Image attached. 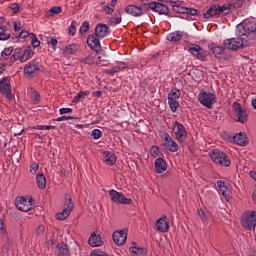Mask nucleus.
Here are the masks:
<instances>
[{
  "mask_svg": "<svg viewBox=\"0 0 256 256\" xmlns=\"http://www.w3.org/2000/svg\"><path fill=\"white\" fill-rule=\"evenodd\" d=\"M10 9L13 11V13L17 14L19 13V4L18 3H13L10 6Z\"/></svg>",
  "mask_w": 256,
  "mask_h": 256,
  "instance_id": "obj_61",
  "label": "nucleus"
},
{
  "mask_svg": "<svg viewBox=\"0 0 256 256\" xmlns=\"http://www.w3.org/2000/svg\"><path fill=\"white\" fill-rule=\"evenodd\" d=\"M199 13H201V11H199L195 8H187V10H186V15H192L193 17L199 15Z\"/></svg>",
  "mask_w": 256,
  "mask_h": 256,
  "instance_id": "obj_49",
  "label": "nucleus"
},
{
  "mask_svg": "<svg viewBox=\"0 0 256 256\" xmlns=\"http://www.w3.org/2000/svg\"><path fill=\"white\" fill-rule=\"evenodd\" d=\"M149 9L159 13V15H167L169 13V7L160 2H151L148 4Z\"/></svg>",
  "mask_w": 256,
  "mask_h": 256,
  "instance_id": "obj_16",
  "label": "nucleus"
},
{
  "mask_svg": "<svg viewBox=\"0 0 256 256\" xmlns=\"http://www.w3.org/2000/svg\"><path fill=\"white\" fill-rule=\"evenodd\" d=\"M231 5L224 4L220 5H212L206 13H204V19H211V17H215V15H223L225 11H230Z\"/></svg>",
  "mask_w": 256,
  "mask_h": 256,
  "instance_id": "obj_6",
  "label": "nucleus"
},
{
  "mask_svg": "<svg viewBox=\"0 0 256 256\" xmlns=\"http://www.w3.org/2000/svg\"><path fill=\"white\" fill-rule=\"evenodd\" d=\"M97 59H101V57L100 56H88L84 60V63H87L88 65H95V63H98Z\"/></svg>",
  "mask_w": 256,
  "mask_h": 256,
  "instance_id": "obj_43",
  "label": "nucleus"
},
{
  "mask_svg": "<svg viewBox=\"0 0 256 256\" xmlns=\"http://www.w3.org/2000/svg\"><path fill=\"white\" fill-rule=\"evenodd\" d=\"M91 137L92 139H95V140L101 139V137H103V132H101V130L99 129H94L91 132Z\"/></svg>",
  "mask_w": 256,
  "mask_h": 256,
  "instance_id": "obj_46",
  "label": "nucleus"
},
{
  "mask_svg": "<svg viewBox=\"0 0 256 256\" xmlns=\"http://www.w3.org/2000/svg\"><path fill=\"white\" fill-rule=\"evenodd\" d=\"M182 37H183V31H176L169 34V36L167 37V40L173 41L175 43L177 41H181Z\"/></svg>",
  "mask_w": 256,
  "mask_h": 256,
  "instance_id": "obj_32",
  "label": "nucleus"
},
{
  "mask_svg": "<svg viewBox=\"0 0 256 256\" xmlns=\"http://www.w3.org/2000/svg\"><path fill=\"white\" fill-rule=\"evenodd\" d=\"M30 39H32V41H31L32 47L37 48V47H39V45H41V41H39V39H37V35L31 33Z\"/></svg>",
  "mask_w": 256,
  "mask_h": 256,
  "instance_id": "obj_45",
  "label": "nucleus"
},
{
  "mask_svg": "<svg viewBox=\"0 0 256 256\" xmlns=\"http://www.w3.org/2000/svg\"><path fill=\"white\" fill-rule=\"evenodd\" d=\"M109 27L106 24H97L95 27V35L99 39H105L109 35Z\"/></svg>",
  "mask_w": 256,
  "mask_h": 256,
  "instance_id": "obj_19",
  "label": "nucleus"
},
{
  "mask_svg": "<svg viewBox=\"0 0 256 256\" xmlns=\"http://www.w3.org/2000/svg\"><path fill=\"white\" fill-rule=\"evenodd\" d=\"M156 173H165L167 171V162L163 158H157L154 162Z\"/></svg>",
  "mask_w": 256,
  "mask_h": 256,
  "instance_id": "obj_24",
  "label": "nucleus"
},
{
  "mask_svg": "<svg viewBox=\"0 0 256 256\" xmlns=\"http://www.w3.org/2000/svg\"><path fill=\"white\" fill-rule=\"evenodd\" d=\"M36 183L39 189H45V187H47V178H45V174H37Z\"/></svg>",
  "mask_w": 256,
  "mask_h": 256,
  "instance_id": "obj_27",
  "label": "nucleus"
},
{
  "mask_svg": "<svg viewBox=\"0 0 256 256\" xmlns=\"http://www.w3.org/2000/svg\"><path fill=\"white\" fill-rule=\"evenodd\" d=\"M237 37H247L256 40V21L246 19L236 26Z\"/></svg>",
  "mask_w": 256,
  "mask_h": 256,
  "instance_id": "obj_1",
  "label": "nucleus"
},
{
  "mask_svg": "<svg viewBox=\"0 0 256 256\" xmlns=\"http://www.w3.org/2000/svg\"><path fill=\"white\" fill-rule=\"evenodd\" d=\"M68 32H69V35L74 36L75 33H77V28L75 27V25L71 24L68 28Z\"/></svg>",
  "mask_w": 256,
  "mask_h": 256,
  "instance_id": "obj_60",
  "label": "nucleus"
},
{
  "mask_svg": "<svg viewBox=\"0 0 256 256\" xmlns=\"http://www.w3.org/2000/svg\"><path fill=\"white\" fill-rule=\"evenodd\" d=\"M223 45L225 49H229L230 51H237L239 49H243V47H246L247 41H245L244 37L230 38L224 40Z\"/></svg>",
  "mask_w": 256,
  "mask_h": 256,
  "instance_id": "obj_4",
  "label": "nucleus"
},
{
  "mask_svg": "<svg viewBox=\"0 0 256 256\" xmlns=\"http://www.w3.org/2000/svg\"><path fill=\"white\" fill-rule=\"evenodd\" d=\"M11 34L7 33V26H0V41H7Z\"/></svg>",
  "mask_w": 256,
  "mask_h": 256,
  "instance_id": "obj_36",
  "label": "nucleus"
},
{
  "mask_svg": "<svg viewBox=\"0 0 256 256\" xmlns=\"http://www.w3.org/2000/svg\"><path fill=\"white\" fill-rule=\"evenodd\" d=\"M87 45L90 49L96 51V53H99V51H101V42H99V39H97V37H95L94 35L88 36Z\"/></svg>",
  "mask_w": 256,
  "mask_h": 256,
  "instance_id": "obj_21",
  "label": "nucleus"
},
{
  "mask_svg": "<svg viewBox=\"0 0 256 256\" xmlns=\"http://www.w3.org/2000/svg\"><path fill=\"white\" fill-rule=\"evenodd\" d=\"M173 11L179 14H187V7L185 6H174Z\"/></svg>",
  "mask_w": 256,
  "mask_h": 256,
  "instance_id": "obj_47",
  "label": "nucleus"
},
{
  "mask_svg": "<svg viewBox=\"0 0 256 256\" xmlns=\"http://www.w3.org/2000/svg\"><path fill=\"white\" fill-rule=\"evenodd\" d=\"M210 158L212 159L213 163L216 165H220V167H229L231 165V160L225 154V152L216 149L209 153Z\"/></svg>",
  "mask_w": 256,
  "mask_h": 256,
  "instance_id": "obj_2",
  "label": "nucleus"
},
{
  "mask_svg": "<svg viewBox=\"0 0 256 256\" xmlns=\"http://www.w3.org/2000/svg\"><path fill=\"white\" fill-rule=\"evenodd\" d=\"M79 51V45L77 44H70L65 47L64 55H75V53Z\"/></svg>",
  "mask_w": 256,
  "mask_h": 256,
  "instance_id": "obj_30",
  "label": "nucleus"
},
{
  "mask_svg": "<svg viewBox=\"0 0 256 256\" xmlns=\"http://www.w3.org/2000/svg\"><path fill=\"white\" fill-rule=\"evenodd\" d=\"M88 244L90 247H101V245H103V239L101 238V235H97L93 232L88 240Z\"/></svg>",
  "mask_w": 256,
  "mask_h": 256,
  "instance_id": "obj_23",
  "label": "nucleus"
},
{
  "mask_svg": "<svg viewBox=\"0 0 256 256\" xmlns=\"http://www.w3.org/2000/svg\"><path fill=\"white\" fill-rule=\"evenodd\" d=\"M17 37H21L22 39H25L27 37H31V33L27 32L25 30H22L19 32Z\"/></svg>",
  "mask_w": 256,
  "mask_h": 256,
  "instance_id": "obj_56",
  "label": "nucleus"
},
{
  "mask_svg": "<svg viewBox=\"0 0 256 256\" xmlns=\"http://www.w3.org/2000/svg\"><path fill=\"white\" fill-rule=\"evenodd\" d=\"M198 217L202 221V223H209V214H207V211L203 209L198 210Z\"/></svg>",
  "mask_w": 256,
  "mask_h": 256,
  "instance_id": "obj_37",
  "label": "nucleus"
},
{
  "mask_svg": "<svg viewBox=\"0 0 256 256\" xmlns=\"http://www.w3.org/2000/svg\"><path fill=\"white\" fill-rule=\"evenodd\" d=\"M14 31L16 34V37L18 36L19 33H21V22H14Z\"/></svg>",
  "mask_w": 256,
  "mask_h": 256,
  "instance_id": "obj_54",
  "label": "nucleus"
},
{
  "mask_svg": "<svg viewBox=\"0 0 256 256\" xmlns=\"http://www.w3.org/2000/svg\"><path fill=\"white\" fill-rule=\"evenodd\" d=\"M170 5L172 6L173 9H175V6L181 7L183 5L182 1H170Z\"/></svg>",
  "mask_w": 256,
  "mask_h": 256,
  "instance_id": "obj_63",
  "label": "nucleus"
},
{
  "mask_svg": "<svg viewBox=\"0 0 256 256\" xmlns=\"http://www.w3.org/2000/svg\"><path fill=\"white\" fill-rule=\"evenodd\" d=\"M256 211H247L242 218V227L248 231H255Z\"/></svg>",
  "mask_w": 256,
  "mask_h": 256,
  "instance_id": "obj_8",
  "label": "nucleus"
},
{
  "mask_svg": "<svg viewBox=\"0 0 256 256\" xmlns=\"http://www.w3.org/2000/svg\"><path fill=\"white\" fill-rule=\"evenodd\" d=\"M31 100L33 101L34 105H37L39 101H41V94L37 91H32L30 94Z\"/></svg>",
  "mask_w": 256,
  "mask_h": 256,
  "instance_id": "obj_42",
  "label": "nucleus"
},
{
  "mask_svg": "<svg viewBox=\"0 0 256 256\" xmlns=\"http://www.w3.org/2000/svg\"><path fill=\"white\" fill-rule=\"evenodd\" d=\"M234 112L237 117L238 123L245 124L247 123L248 115L247 110L243 109L239 102L234 103Z\"/></svg>",
  "mask_w": 256,
  "mask_h": 256,
  "instance_id": "obj_15",
  "label": "nucleus"
},
{
  "mask_svg": "<svg viewBox=\"0 0 256 256\" xmlns=\"http://www.w3.org/2000/svg\"><path fill=\"white\" fill-rule=\"evenodd\" d=\"M89 91H80L78 94L75 95L73 102L74 103H81L85 97H89Z\"/></svg>",
  "mask_w": 256,
  "mask_h": 256,
  "instance_id": "obj_35",
  "label": "nucleus"
},
{
  "mask_svg": "<svg viewBox=\"0 0 256 256\" xmlns=\"http://www.w3.org/2000/svg\"><path fill=\"white\" fill-rule=\"evenodd\" d=\"M73 119H75V117H73V116H61V117H59V118H57L55 121H71V120H73Z\"/></svg>",
  "mask_w": 256,
  "mask_h": 256,
  "instance_id": "obj_57",
  "label": "nucleus"
},
{
  "mask_svg": "<svg viewBox=\"0 0 256 256\" xmlns=\"http://www.w3.org/2000/svg\"><path fill=\"white\" fill-rule=\"evenodd\" d=\"M109 195L113 203H120L122 205H131V203H133L132 199L125 197L123 193L118 192L117 190H114V189L110 190Z\"/></svg>",
  "mask_w": 256,
  "mask_h": 256,
  "instance_id": "obj_11",
  "label": "nucleus"
},
{
  "mask_svg": "<svg viewBox=\"0 0 256 256\" xmlns=\"http://www.w3.org/2000/svg\"><path fill=\"white\" fill-rule=\"evenodd\" d=\"M37 171H39L38 163H33L32 165H30V173H32V175H35V173H37Z\"/></svg>",
  "mask_w": 256,
  "mask_h": 256,
  "instance_id": "obj_55",
  "label": "nucleus"
},
{
  "mask_svg": "<svg viewBox=\"0 0 256 256\" xmlns=\"http://www.w3.org/2000/svg\"><path fill=\"white\" fill-rule=\"evenodd\" d=\"M15 205L19 211L27 213V211L33 209V199H26L25 197L20 196L16 198Z\"/></svg>",
  "mask_w": 256,
  "mask_h": 256,
  "instance_id": "obj_10",
  "label": "nucleus"
},
{
  "mask_svg": "<svg viewBox=\"0 0 256 256\" xmlns=\"http://www.w3.org/2000/svg\"><path fill=\"white\" fill-rule=\"evenodd\" d=\"M156 229L160 233H167L169 231V220H167V216H163L156 221Z\"/></svg>",
  "mask_w": 256,
  "mask_h": 256,
  "instance_id": "obj_20",
  "label": "nucleus"
},
{
  "mask_svg": "<svg viewBox=\"0 0 256 256\" xmlns=\"http://www.w3.org/2000/svg\"><path fill=\"white\" fill-rule=\"evenodd\" d=\"M112 237L116 245H125V241H127V230L115 231Z\"/></svg>",
  "mask_w": 256,
  "mask_h": 256,
  "instance_id": "obj_17",
  "label": "nucleus"
},
{
  "mask_svg": "<svg viewBox=\"0 0 256 256\" xmlns=\"http://www.w3.org/2000/svg\"><path fill=\"white\" fill-rule=\"evenodd\" d=\"M11 53H13V47H8L2 51L1 55H2V57H9V55H11Z\"/></svg>",
  "mask_w": 256,
  "mask_h": 256,
  "instance_id": "obj_53",
  "label": "nucleus"
},
{
  "mask_svg": "<svg viewBox=\"0 0 256 256\" xmlns=\"http://www.w3.org/2000/svg\"><path fill=\"white\" fill-rule=\"evenodd\" d=\"M173 131H174L176 140L178 141V143H180V145L185 143V141H187L188 133H187V129L183 124L177 121L174 122Z\"/></svg>",
  "mask_w": 256,
  "mask_h": 256,
  "instance_id": "obj_7",
  "label": "nucleus"
},
{
  "mask_svg": "<svg viewBox=\"0 0 256 256\" xmlns=\"http://www.w3.org/2000/svg\"><path fill=\"white\" fill-rule=\"evenodd\" d=\"M208 48L212 51L217 59H222L223 61L231 59V56L225 52V48L223 46H215V44L212 43L208 45Z\"/></svg>",
  "mask_w": 256,
  "mask_h": 256,
  "instance_id": "obj_13",
  "label": "nucleus"
},
{
  "mask_svg": "<svg viewBox=\"0 0 256 256\" xmlns=\"http://www.w3.org/2000/svg\"><path fill=\"white\" fill-rule=\"evenodd\" d=\"M37 129L39 131H43V130H46V131H51V129H55V126H52V125H38L37 126Z\"/></svg>",
  "mask_w": 256,
  "mask_h": 256,
  "instance_id": "obj_52",
  "label": "nucleus"
},
{
  "mask_svg": "<svg viewBox=\"0 0 256 256\" xmlns=\"http://www.w3.org/2000/svg\"><path fill=\"white\" fill-rule=\"evenodd\" d=\"M104 11L105 13H107L108 15H112L114 9L112 7L109 6H104Z\"/></svg>",
  "mask_w": 256,
  "mask_h": 256,
  "instance_id": "obj_64",
  "label": "nucleus"
},
{
  "mask_svg": "<svg viewBox=\"0 0 256 256\" xmlns=\"http://www.w3.org/2000/svg\"><path fill=\"white\" fill-rule=\"evenodd\" d=\"M119 66H113L110 70H106L105 73L106 75H115V73H119Z\"/></svg>",
  "mask_w": 256,
  "mask_h": 256,
  "instance_id": "obj_50",
  "label": "nucleus"
},
{
  "mask_svg": "<svg viewBox=\"0 0 256 256\" xmlns=\"http://www.w3.org/2000/svg\"><path fill=\"white\" fill-rule=\"evenodd\" d=\"M42 233H45V226L39 225L36 229V234L41 235Z\"/></svg>",
  "mask_w": 256,
  "mask_h": 256,
  "instance_id": "obj_62",
  "label": "nucleus"
},
{
  "mask_svg": "<svg viewBox=\"0 0 256 256\" xmlns=\"http://www.w3.org/2000/svg\"><path fill=\"white\" fill-rule=\"evenodd\" d=\"M63 11V8L54 6L47 13V17H53L54 15H59Z\"/></svg>",
  "mask_w": 256,
  "mask_h": 256,
  "instance_id": "obj_39",
  "label": "nucleus"
},
{
  "mask_svg": "<svg viewBox=\"0 0 256 256\" xmlns=\"http://www.w3.org/2000/svg\"><path fill=\"white\" fill-rule=\"evenodd\" d=\"M104 163L107 165H115V161H117V158L115 157V154L111 152H104Z\"/></svg>",
  "mask_w": 256,
  "mask_h": 256,
  "instance_id": "obj_28",
  "label": "nucleus"
},
{
  "mask_svg": "<svg viewBox=\"0 0 256 256\" xmlns=\"http://www.w3.org/2000/svg\"><path fill=\"white\" fill-rule=\"evenodd\" d=\"M0 93L6 97V99H13L11 80L9 78L4 77L0 80Z\"/></svg>",
  "mask_w": 256,
  "mask_h": 256,
  "instance_id": "obj_12",
  "label": "nucleus"
},
{
  "mask_svg": "<svg viewBox=\"0 0 256 256\" xmlns=\"http://www.w3.org/2000/svg\"><path fill=\"white\" fill-rule=\"evenodd\" d=\"M119 23H121V12H118V14H115V16L109 20V25L112 26L119 25Z\"/></svg>",
  "mask_w": 256,
  "mask_h": 256,
  "instance_id": "obj_40",
  "label": "nucleus"
},
{
  "mask_svg": "<svg viewBox=\"0 0 256 256\" xmlns=\"http://www.w3.org/2000/svg\"><path fill=\"white\" fill-rule=\"evenodd\" d=\"M217 185H218V189L220 191V193L226 197L227 193H229V187L227 186V184L225 183V181L223 180H218L217 181Z\"/></svg>",
  "mask_w": 256,
  "mask_h": 256,
  "instance_id": "obj_31",
  "label": "nucleus"
},
{
  "mask_svg": "<svg viewBox=\"0 0 256 256\" xmlns=\"http://www.w3.org/2000/svg\"><path fill=\"white\" fill-rule=\"evenodd\" d=\"M33 55H34L33 50L31 49L24 50L22 56L20 57L21 63H25L26 61H29V59H31Z\"/></svg>",
  "mask_w": 256,
  "mask_h": 256,
  "instance_id": "obj_34",
  "label": "nucleus"
},
{
  "mask_svg": "<svg viewBox=\"0 0 256 256\" xmlns=\"http://www.w3.org/2000/svg\"><path fill=\"white\" fill-rule=\"evenodd\" d=\"M233 143L245 147L247 145V135L245 133H238L232 137Z\"/></svg>",
  "mask_w": 256,
  "mask_h": 256,
  "instance_id": "obj_25",
  "label": "nucleus"
},
{
  "mask_svg": "<svg viewBox=\"0 0 256 256\" xmlns=\"http://www.w3.org/2000/svg\"><path fill=\"white\" fill-rule=\"evenodd\" d=\"M57 38L55 37H51L50 40L48 41V45H52L53 49H55V47H57Z\"/></svg>",
  "mask_w": 256,
  "mask_h": 256,
  "instance_id": "obj_59",
  "label": "nucleus"
},
{
  "mask_svg": "<svg viewBox=\"0 0 256 256\" xmlns=\"http://www.w3.org/2000/svg\"><path fill=\"white\" fill-rule=\"evenodd\" d=\"M159 153H160V151H159V147H156V146H152L151 147V149H150V155L152 156V157H159Z\"/></svg>",
  "mask_w": 256,
  "mask_h": 256,
  "instance_id": "obj_51",
  "label": "nucleus"
},
{
  "mask_svg": "<svg viewBox=\"0 0 256 256\" xmlns=\"http://www.w3.org/2000/svg\"><path fill=\"white\" fill-rule=\"evenodd\" d=\"M125 11L126 13H128V15H132V17H141L145 13V11H143V8L135 5H128L125 8Z\"/></svg>",
  "mask_w": 256,
  "mask_h": 256,
  "instance_id": "obj_22",
  "label": "nucleus"
},
{
  "mask_svg": "<svg viewBox=\"0 0 256 256\" xmlns=\"http://www.w3.org/2000/svg\"><path fill=\"white\" fill-rule=\"evenodd\" d=\"M11 239L9 237L6 238V243L2 247V253L4 255H9V251H11Z\"/></svg>",
  "mask_w": 256,
  "mask_h": 256,
  "instance_id": "obj_38",
  "label": "nucleus"
},
{
  "mask_svg": "<svg viewBox=\"0 0 256 256\" xmlns=\"http://www.w3.org/2000/svg\"><path fill=\"white\" fill-rule=\"evenodd\" d=\"M188 51L189 53H191V55H193V57H196V59H198L199 61H207V56L209 55V53L201 48V46L197 44H190L188 46Z\"/></svg>",
  "mask_w": 256,
  "mask_h": 256,
  "instance_id": "obj_9",
  "label": "nucleus"
},
{
  "mask_svg": "<svg viewBox=\"0 0 256 256\" xmlns=\"http://www.w3.org/2000/svg\"><path fill=\"white\" fill-rule=\"evenodd\" d=\"M168 104L170 106L172 113H175L177 111V109H179V107H180L177 100H168Z\"/></svg>",
  "mask_w": 256,
  "mask_h": 256,
  "instance_id": "obj_44",
  "label": "nucleus"
},
{
  "mask_svg": "<svg viewBox=\"0 0 256 256\" xmlns=\"http://www.w3.org/2000/svg\"><path fill=\"white\" fill-rule=\"evenodd\" d=\"M59 113H60V115H65L67 113H73V109L72 108H60Z\"/></svg>",
  "mask_w": 256,
  "mask_h": 256,
  "instance_id": "obj_58",
  "label": "nucleus"
},
{
  "mask_svg": "<svg viewBox=\"0 0 256 256\" xmlns=\"http://www.w3.org/2000/svg\"><path fill=\"white\" fill-rule=\"evenodd\" d=\"M163 137L164 146L166 147V149H168V151H170L171 153H177L179 151V144L175 142L173 137H171V135L167 132L163 133Z\"/></svg>",
  "mask_w": 256,
  "mask_h": 256,
  "instance_id": "obj_14",
  "label": "nucleus"
},
{
  "mask_svg": "<svg viewBox=\"0 0 256 256\" xmlns=\"http://www.w3.org/2000/svg\"><path fill=\"white\" fill-rule=\"evenodd\" d=\"M129 251H130L131 255H133V256H147L146 248L132 246V247H130Z\"/></svg>",
  "mask_w": 256,
  "mask_h": 256,
  "instance_id": "obj_26",
  "label": "nucleus"
},
{
  "mask_svg": "<svg viewBox=\"0 0 256 256\" xmlns=\"http://www.w3.org/2000/svg\"><path fill=\"white\" fill-rule=\"evenodd\" d=\"M180 97L181 90L178 88H174L168 93V101H177V99H180Z\"/></svg>",
  "mask_w": 256,
  "mask_h": 256,
  "instance_id": "obj_29",
  "label": "nucleus"
},
{
  "mask_svg": "<svg viewBox=\"0 0 256 256\" xmlns=\"http://www.w3.org/2000/svg\"><path fill=\"white\" fill-rule=\"evenodd\" d=\"M89 31V22L85 21L83 22L82 26L80 27V33L81 35H85Z\"/></svg>",
  "mask_w": 256,
  "mask_h": 256,
  "instance_id": "obj_48",
  "label": "nucleus"
},
{
  "mask_svg": "<svg viewBox=\"0 0 256 256\" xmlns=\"http://www.w3.org/2000/svg\"><path fill=\"white\" fill-rule=\"evenodd\" d=\"M217 100V97L215 94L211 92H205V91H200L198 94V101L203 105L204 107H207V109H213V105H215Z\"/></svg>",
  "mask_w": 256,
  "mask_h": 256,
  "instance_id": "obj_5",
  "label": "nucleus"
},
{
  "mask_svg": "<svg viewBox=\"0 0 256 256\" xmlns=\"http://www.w3.org/2000/svg\"><path fill=\"white\" fill-rule=\"evenodd\" d=\"M75 205L73 204V200L71 199V194L65 195V201H64V209L61 213L56 214V219L58 221H65L67 217L71 215V211H73Z\"/></svg>",
  "mask_w": 256,
  "mask_h": 256,
  "instance_id": "obj_3",
  "label": "nucleus"
},
{
  "mask_svg": "<svg viewBox=\"0 0 256 256\" xmlns=\"http://www.w3.org/2000/svg\"><path fill=\"white\" fill-rule=\"evenodd\" d=\"M58 256H67L69 255V248H67V244L60 243L57 245Z\"/></svg>",
  "mask_w": 256,
  "mask_h": 256,
  "instance_id": "obj_33",
  "label": "nucleus"
},
{
  "mask_svg": "<svg viewBox=\"0 0 256 256\" xmlns=\"http://www.w3.org/2000/svg\"><path fill=\"white\" fill-rule=\"evenodd\" d=\"M37 71H39V63L37 62H30L24 67V75L27 77V79H29V77H33Z\"/></svg>",
  "mask_w": 256,
  "mask_h": 256,
  "instance_id": "obj_18",
  "label": "nucleus"
},
{
  "mask_svg": "<svg viewBox=\"0 0 256 256\" xmlns=\"http://www.w3.org/2000/svg\"><path fill=\"white\" fill-rule=\"evenodd\" d=\"M0 237L1 239H7L9 235H7V230L5 229V224L3 223V219L0 218Z\"/></svg>",
  "mask_w": 256,
  "mask_h": 256,
  "instance_id": "obj_41",
  "label": "nucleus"
}]
</instances>
